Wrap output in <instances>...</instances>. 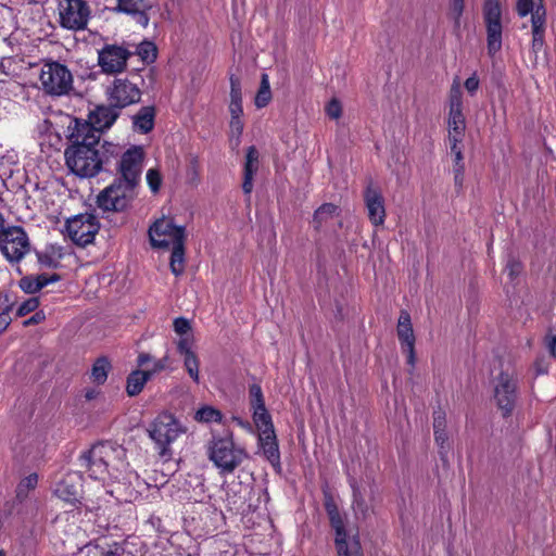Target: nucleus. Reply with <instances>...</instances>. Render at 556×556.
Returning a JSON list of instances; mask_svg holds the SVG:
<instances>
[{
    "label": "nucleus",
    "instance_id": "obj_22",
    "mask_svg": "<svg viewBox=\"0 0 556 556\" xmlns=\"http://www.w3.org/2000/svg\"><path fill=\"white\" fill-rule=\"evenodd\" d=\"M531 13L532 24V48L534 51H539L544 43V31L546 22V11L541 2L533 4Z\"/></svg>",
    "mask_w": 556,
    "mask_h": 556
},
{
    "label": "nucleus",
    "instance_id": "obj_21",
    "mask_svg": "<svg viewBox=\"0 0 556 556\" xmlns=\"http://www.w3.org/2000/svg\"><path fill=\"white\" fill-rule=\"evenodd\" d=\"M80 477L76 472L65 475L55 485L54 494L64 502L74 504L80 492Z\"/></svg>",
    "mask_w": 556,
    "mask_h": 556
},
{
    "label": "nucleus",
    "instance_id": "obj_18",
    "mask_svg": "<svg viewBox=\"0 0 556 556\" xmlns=\"http://www.w3.org/2000/svg\"><path fill=\"white\" fill-rule=\"evenodd\" d=\"M364 202L370 223L374 226L383 225L386 220V205L380 189L369 184L364 191Z\"/></svg>",
    "mask_w": 556,
    "mask_h": 556
},
{
    "label": "nucleus",
    "instance_id": "obj_19",
    "mask_svg": "<svg viewBox=\"0 0 556 556\" xmlns=\"http://www.w3.org/2000/svg\"><path fill=\"white\" fill-rule=\"evenodd\" d=\"M397 338L401 343L403 353L407 355V363L415 365V334L413 330L410 315L406 311H402L396 327Z\"/></svg>",
    "mask_w": 556,
    "mask_h": 556
},
{
    "label": "nucleus",
    "instance_id": "obj_30",
    "mask_svg": "<svg viewBox=\"0 0 556 556\" xmlns=\"http://www.w3.org/2000/svg\"><path fill=\"white\" fill-rule=\"evenodd\" d=\"M339 207L332 203H325L319 206L314 214L313 223L316 228H320L324 224L338 215Z\"/></svg>",
    "mask_w": 556,
    "mask_h": 556
},
{
    "label": "nucleus",
    "instance_id": "obj_12",
    "mask_svg": "<svg viewBox=\"0 0 556 556\" xmlns=\"http://www.w3.org/2000/svg\"><path fill=\"white\" fill-rule=\"evenodd\" d=\"M90 17V9L84 0H63L59 4V18L63 28L84 29Z\"/></svg>",
    "mask_w": 556,
    "mask_h": 556
},
{
    "label": "nucleus",
    "instance_id": "obj_60",
    "mask_svg": "<svg viewBox=\"0 0 556 556\" xmlns=\"http://www.w3.org/2000/svg\"><path fill=\"white\" fill-rule=\"evenodd\" d=\"M46 319V315L42 311L36 312L30 318L24 321V326H30L35 324H40Z\"/></svg>",
    "mask_w": 556,
    "mask_h": 556
},
{
    "label": "nucleus",
    "instance_id": "obj_64",
    "mask_svg": "<svg viewBox=\"0 0 556 556\" xmlns=\"http://www.w3.org/2000/svg\"><path fill=\"white\" fill-rule=\"evenodd\" d=\"M98 392L96 390H89L86 392L87 400H93L97 396Z\"/></svg>",
    "mask_w": 556,
    "mask_h": 556
},
{
    "label": "nucleus",
    "instance_id": "obj_3",
    "mask_svg": "<svg viewBox=\"0 0 556 556\" xmlns=\"http://www.w3.org/2000/svg\"><path fill=\"white\" fill-rule=\"evenodd\" d=\"M151 244L157 249L172 251L170 270L175 276L185 268V228L174 224L172 218L157 219L149 229Z\"/></svg>",
    "mask_w": 556,
    "mask_h": 556
},
{
    "label": "nucleus",
    "instance_id": "obj_51",
    "mask_svg": "<svg viewBox=\"0 0 556 556\" xmlns=\"http://www.w3.org/2000/svg\"><path fill=\"white\" fill-rule=\"evenodd\" d=\"M463 141H448L451 153L454 156L453 164L464 163L463 150L460 143Z\"/></svg>",
    "mask_w": 556,
    "mask_h": 556
},
{
    "label": "nucleus",
    "instance_id": "obj_42",
    "mask_svg": "<svg viewBox=\"0 0 556 556\" xmlns=\"http://www.w3.org/2000/svg\"><path fill=\"white\" fill-rule=\"evenodd\" d=\"M194 339L192 334L180 337L177 341V351L184 357L189 354H195L193 351Z\"/></svg>",
    "mask_w": 556,
    "mask_h": 556
},
{
    "label": "nucleus",
    "instance_id": "obj_56",
    "mask_svg": "<svg viewBox=\"0 0 556 556\" xmlns=\"http://www.w3.org/2000/svg\"><path fill=\"white\" fill-rule=\"evenodd\" d=\"M453 174H454V181L457 186L462 187L464 182V175H465V164H453Z\"/></svg>",
    "mask_w": 556,
    "mask_h": 556
},
{
    "label": "nucleus",
    "instance_id": "obj_36",
    "mask_svg": "<svg viewBox=\"0 0 556 556\" xmlns=\"http://www.w3.org/2000/svg\"><path fill=\"white\" fill-rule=\"evenodd\" d=\"M353 511L356 518H366L369 513V506L365 502L362 492L358 488L353 486Z\"/></svg>",
    "mask_w": 556,
    "mask_h": 556
},
{
    "label": "nucleus",
    "instance_id": "obj_50",
    "mask_svg": "<svg viewBox=\"0 0 556 556\" xmlns=\"http://www.w3.org/2000/svg\"><path fill=\"white\" fill-rule=\"evenodd\" d=\"M539 2H541V0H517V12L519 16H527L533 9V4Z\"/></svg>",
    "mask_w": 556,
    "mask_h": 556
},
{
    "label": "nucleus",
    "instance_id": "obj_37",
    "mask_svg": "<svg viewBox=\"0 0 556 556\" xmlns=\"http://www.w3.org/2000/svg\"><path fill=\"white\" fill-rule=\"evenodd\" d=\"M252 413H253V421L258 430V433L263 432V431L275 430L271 417H270L267 408L255 410Z\"/></svg>",
    "mask_w": 556,
    "mask_h": 556
},
{
    "label": "nucleus",
    "instance_id": "obj_53",
    "mask_svg": "<svg viewBox=\"0 0 556 556\" xmlns=\"http://www.w3.org/2000/svg\"><path fill=\"white\" fill-rule=\"evenodd\" d=\"M479 85L480 81L476 73L468 77L464 83V87L470 96L476 94L477 90L479 89Z\"/></svg>",
    "mask_w": 556,
    "mask_h": 556
},
{
    "label": "nucleus",
    "instance_id": "obj_13",
    "mask_svg": "<svg viewBox=\"0 0 556 556\" xmlns=\"http://www.w3.org/2000/svg\"><path fill=\"white\" fill-rule=\"evenodd\" d=\"M326 509L330 519L331 527L336 531V547L339 556L351 554L354 549L352 546L355 544V547L358 551H362L361 542L357 533H348L344 527L343 519L337 508V506L332 503L326 504Z\"/></svg>",
    "mask_w": 556,
    "mask_h": 556
},
{
    "label": "nucleus",
    "instance_id": "obj_34",
    "mask_svg": "<svg viewBox=\"0 0 556 556\" xmlns=\"http://www.w3.org/2000/svg\"><path fill=\"white\" fill-rule=\"evenodd\" d=\"M271 100V91L269 85V78L267 74H263L261 78L260 89L255 96L254 103L256 108H265Z\"/></svg>",
    "mask_w": 556,
    "mask_h": 556
},
{
    "label": "nucleus",
    "instance_id": "obj_54",
    "mask_svg": "<svg viewBox=\"0 0 556 556\" xmlns=\"http://www.w3.org/2000/svg\"><path fill=\"white\" fill-rule=\"evenodd\" d=\"M167 363H168V357L164 356L163 358L153 361L151 368H149V369H147L144 371L149 372L150 374V378H151L153 375L164 370L167 367Z\"/></svg>",
    "mask_w": 556,
    "mask_h": 556
},
{
    "label": "nucleus",
    "instance_id": "obj_49",
    "mask_svg": "<svg viewBox=\"0 0 556 556\" xmlns=\"http://www.w3.org/2000/svg\"><path fill=\"white\" fill-rule=\"evenodd\" d=\"M326 114L332 118L338 119L342 114L341 103L337 99H332L326 105Z\"/></svg>",
    "mask_w": 556,
    "mask_h": 556
},
{
    "label": "nucleus",
    "instance_id": "obj_15",
    "mask_svg": "<svg viewBox=\"0 0 556 556\" xmlns=\"http://www.w3.org/2000/svg\"><path fill=\"white\" fill-rule=\"evenodd\" d=\"M132 190V186L116 179L100 192L97 199L98 206L104 211H122L127 206Z\"/></svg>",
    "mask_w": 556,
    "mask_h": 556
},
{
    "label": "nucleus",
    "instance_id": "obj_6",
    "mask_svg": "<svg viewBox=\"0 0 556 556\" xmlns=\"http://www.w3.org/2000/svg\"><path fill=\"white\" fill-rule=\"evenodd\" d=\"M208 457L222 473H231L247 458V453L231 437L214 438L208 446Z\"/></svg>",
    "mask_w": 556,
    "mask_h": 556
},
{
    "label": "nucleus",
    "instance_id": "obj_5",
    "mask_svg": "<svg viewBox=\"0 0 556 556\" xmlns=\"http://www.w3.org/2000/svg\"><path fill=\"white\" fill-rule=\"evenodd\" d=\"M482 17L486 33V50L491 58H494L503 46V30L506 23L501 0H484L482 5Z\"/></svg>",
    "mask_w": 556,
    "mask_h": 556
},
{
    "label": "nucleus",
    "instance_id": "obj_55",
    "mask_svg": "<svg viewBox=\"0 0 556 556\" xmlns=\"http://www.w3.org/2000/svg\"><path fill=\"white\" fill-rule=\"evenodd\" d=\"M35 280H36V283L39 285V291L45 288L46 286H48L49 283H52V282H55L59 280V276L58 275H47V274H40V275H37V276H34Z\"/></svg>",
    "mask_w": 556,
    "mask_h": 556
},
{
    "label": "nucleus",
    "instance_id": "obj_10",
    "mask_svg": "<svg viewBox=\"0 0 556 556\" xmlns=\"http://www.w3.org/2000/svg\"><path fill=\"white\" fill-rule=\"evenodd\" d=\"M100 224L93 214H78L66 220V236L79 247H86L93 242Z\"/></svg>",
    "mask_w": 556,
    "mask_h": 556
},
{
    "label": "nucleus",
    "instance_id": "obj_8",
    "mask_svg": "<svg viewBox=\"0 0 556 556\" xmlns=\"http://www.w3.org/2000/svg\"><path fill=\"white\" fill-rule=\"evenodd\" d=\"M30 248L28 235L21 226H4L0 231V252L9 263H20Z\"/></svg>",
    "mask_w": 556,
    "mask_h": 556
},
{
    "label": "nucleus",
    "instance_id": "obj_29",
    "mask_svg": "<svg viewBox=\"0 0 556 556\" xmlns=\"http://www.w3.org/2000/svg\"><path fill=\"white\" fill-rule=\"evenodd\" d=\"M149 379V372H146L143 370L132 371L127 378L126 391L128 395L135 396L139 394Z\"/></svg>",
    "mask_w": 556,
    "mask_h": 556
},
{
    "label": "nucleus",
    "instance_id": "obj_57",
    "mask_svg": "<svg viewBox=\"0 0 556 556\" xmlns=\"http://www.w3.org/2000/svg\"><path fill=\"white\" fill-rule=\"evenodd\" d=\"M14 61L11 58H5L0 61V72L7 76H14L15 70L12 68Z\"/></svg>",
    "mask_w": 556,
    "mask_h": 556
},
{
    "label": "nucleus",
    "instance_id": "obj_4",
    "mask_svg": "<svg viewBox=\"0 0 556 556\" xmlns=\"http://www.w3.org/2000/svg\"><path fill=\"white\" fill-rule=\"evenodd\" d=\"M147 431L160 457L169 460L173 457L172 444L187 432V428L173 414L162 412L150 422Z\"/></svg>",
    "mask_w": 556,
    "mask_h": 556
},
{
    "label": "nucleus",
    "instance_id": "obj_33",
    "mask_svg": "<svg viewBox=\"0 0 556 556\" xmlns=\"http://www.w3.org/2000/svg\"><path fill=\"white\" fill-rule=\"evenodd\" d=\"M222 417L223 415L220 410L210 405L200 407L194 414V419L204 424L220 422Z\"/></svg>",
    "mask_w": 556,
    "mask_h": 556
},
{
    "label": "nucleus",
    "instance_id": "obj_25",
    "mask_svg": "<svg viewBox=\"0 0 556 556\" xmlns=\"http://www.w3.org/2000/svg\"><path fill=\"white\" fill-rule=\"evenodd\" d=\"M88 556H123L124 548L121 544L114 542L112 544L105 541H98L94 544L85 546Z\"/></svg>",
    "mask_w": 556,
    "mask_h": 556
},
{
    "label": "nucleus",
    "instance_id": "obj_35",
    "mask_svg": "<svg viewBox=\"0 0 556 556\" xmlns=\"http://www.w3.org/2000/svg\"><path fill=\"white\" fill-rule=\"evenodd\" d=\"M38 480L39 477L35 472L23 478L16 486V497L20 501L25 500L28 496V493L36 489Z\"/></svg>",
    "mask_w": 556,
    "mask_h": 556
},
{
    "label": "nucleus",
    "instance_id": "obj_52",
    "mask_svg": "<svg viewBox=\"0 0 556 556\" xmlns=\"http://www.w3.org/2000/svg\"><path fill=\"white\" fill-rule=\"evenodd\" d=\"M465 9V0H451V12L456 23L459 22Z\"/></svg>",
    "mask_w": 556,
    "mask_h": 556
},
{
    "label": "nucleus",
    "instance_id": "obj_58",
    "mask_svg": "<svg viewBox=\"0 0 556 556\" xmlns=\"http://www.w3.org/2000/svg\"><path fill=\"white\" fill-rule=\"evenodd\" d=\"M545 344L551 355L556 358V334L548 333L545 337Z\"/></svg>",
    "mask_w": 556,
    "mask_h": 556
},
{
    "label": "nucleus",
    "instance_id": "obj_41",
    "mask_svg": "<svg viewBox=\"0 0 556 556\" xmlns=\"http://www.w3.org/2000/svg\"><path fill=\"white\" fill-rule=\"evenodd\" d=\"M136 53L144 63L149 64L156 59V47L153 42L143 41L137 47Z\"/></svg>",
    "mask_w": 556,
    "mask_h": 556
},
{
    "label": "nucleus",
    "instance_id": "obj_47",
    "mask_svg": "<svg viewBox=\"0 0 556 556\" xmlns=\"http://www.w3.org/2000/svg\"><path fill=\"white\" fill-rule=\"evenodd\" d=\"M20 288L26 293H36L39 291V285L36 283L34 276H26L20 280Z\"/></svg>",
    "mask_w": 556,
    "mask_h": 556
},
{
    "label": "nucleus",
    "instance_id": "obj_26",
    "mask_svg": "<svg viewBox=\"0 0 556 556\" xmlns=\"http://www.w3.org/2000/svg\"><path fill=\"white\" fill-rule=\"evenodd\" d=\"M230 118H241L243 114L241 85L238 78L230 77Z\"/></svg>",
    "mask_w": 556,
    "mask_h": 556
},
{
    "label": "nucleus",
    "instance_id": "obj_43",
    "mask_svg": "<svg viewBox=\"0 0 556 556\" xmlns=\"http://www.w3.org/2000/svg\"><path fill=\"white\" fill-rule=\"evenodd\" d=\"M147 184L153 193H156L162 186V175L156 168H150L146 175Z\"/></svg>",
    "mask_w": 556,
    "mask_h": 556
},
{
    "label": "nucleus",
    "instance_id": "obj_11",
    "mask_svg": "<svg viewBox=\"0 0 556 556\" xmlns=\"http://www.w3.org/2000/svg\"><path fill=\"white\" fill-rule=\"evenodd\" d=\"M119 162L117 170L121 175L118 180L125 181L126 185L134 188L140 180L143 160L146 156L144 149L141 146H131L125 152L119 153Z\"/></svg>",
    "mask_w": 556,
    "mask_h": 556
},
{
    "label": "nucleus",
    "instance_id": "obj_45",
    "mask_svg": "<svg viewBox=\"0 0 556 556\" xmlns=\"http://www.w3.org/2000/svg\"><path fill=\"white\" fill-rule=\"evenodd\" d=\"M39 306L38 298H29L26 301L22 302L16 311L17 316H25L37 309Z\"/></svg>",
    "mask_w": 556,
    "mask_h": 556
},
{
    "label": "nucleus",
    "instance_id": "obj_59",
    "mask_svg": "<svg viewBox=\"0 0 556 556\" xmlns=\"http://www.w3.org/2000/svg\"><path fill=\"white\" fill-rule=\"evenodd\" d=\"M255 173H244V180H243V184H242V189L244 191L245 194H249L251 193L252 189H253V176H254Z\"/></svg>",
    "mask_w": 556,
    "mask_h": 556
},
{
    "label": "nucleus",
    "instance_id": "obj_39",
    "mask_svg": "<svg viewBox=\"0 0 556 556\" xmlns=\"http://www.w3.org/2000/svg\"><path fill=\"white\" fill-rule=\"evenodd\" d=\"M184 367L187 370L189 377L195 382H200V362L197 354H189L184 356Z\"/></svg>",
    "mask_w": 556,
    "mask_h": 556
},
{
    "label": "nucleus",
    "instance_id": "obj_46",
    "mask_svg": "<svg viewBox=\"0 0 556 556\" xmlns=\"http://www.w3.org/2000/svg\"><path fill=\"white\" fill-rule=\"evenodd\" d=\"M243 122L241 118H230L229 127H230V136L231 139L235 138L236 146L240 143V136L243 131Z\"/></svg>",
    "mask_w": 556,
    "mask_h": 556
},
{
    "label": "nucleus",
    "instance_id": "obj_61",
    "mask_svg": "<svg viewBox=\"0 0 556 556\" xmlns=\"http://www.w3.org/2000/svg\"><path fill=\"white\" fill-rule=\"evenodd\" d=\"M505 270L508 273V276L513 278L520 273L521 266L518 262L511 261L507 264Z\"/></svg>",
    "mask_w": 556,
    "mask_h": 556
},
{
    "label": "nucleus",
    "instance_id": "obj_9",
    "mask_svg": "<svg viewBox=\"0 0 556 556\" xmlns=\"http://www.w3.org/2000/svg\"><path fill=\"white\" fill-rule=\"evenodd\" d=\"M463 91L458 79H454L447 100V141H463L466 130Z\"/></svg>",
    "mask_w": 556,
    "mask_h": 556
},
{
    "label": "nucleus",
    "instance_id": "obj_2",
    "mask_svg": "<svg viewBox=\"0 0 556 556\" xmlns=\"http://www.w3.org/2000/svg\"><path fill=\"white\" fill-rule=\"evenodd\" d=\"M66 137L70 143L64 151L65 165L78 178L96 177L121 153V146L117 143L104 141L100 146L99 134L78 118L70 122Z\"/></svg>",
    "mask_w": 556,
    "mask_h": 556
},
{
    "label": "nucleus",
    "instance_id": "obj_28",
    "mask_svg": "<svg viewBox=\"0 0 556 556\" xmlns=\"http://www.w3.org/2000/svg\"><path fill=\"white\" fill-rule=\"evenodd\" d=\"M433 430L435 443L444 448L447 443L448 435L446 432V418L445 413L442 410L434 412L433 414Z\"/></svg>",
    "mask_w": 556,
    "mask_h": 556
},
{
    "label": "nucleus",
    "instance_id": "obj_16",
    "mask_svg": "<svg viewBox=\"0 0 556 556\" xmlns=\"http://www.w3.org/2000/svg\"><path fill=\"white\" fill-rule=\"evenodd\" d=\"M516 378L513 372L502 371L494 382V400L504 416L511 414L516 402Z\"/></svg>",
    "mask_w": 556,
    "mask_h": 556
},
{
    "label": "nucleus",
    "instance_id": "obj_40",
    "mask_svg": "<svg viewBox=\"0 0 556 556\" xmlns=\"http://www.w3.org/2000/svg\"><path fill=\"white\" fill-rule=\"evenodd\" d=\"M186 177L189 184L197 185L200 178V163L195 155H189L187 159Z\"/></svg>",
    "mask_w": 556,
    "mask_h": 556
},
{
    "label": "nucleus",
    "instance_id": "obj_27",
    "mask_svg": "<svg viewBox=\"0 0 556 556\" xmlns=\"http://www.w3.org/2000/svg\"><path fill=\"white\" fill-rule=\"evenodd\" d=\"M154 109L152 106L141 108L134 116L132 124L136 130L148 134L154 126Z\"/></svg>",
    "mask_w": 556,
    "mask_h": 556
},
{
    "label": "nucleus",
    "instance_id": "obj_32",
    "mask_svg": "<svg viewBox=\"0 0 556 556\" xmlns=\"http://www.w3.org/2000/svg\"><path fill=\"white\" fill-rule=\"evenodd\" d=\"M18 169L17 155L13 151H9L0 156V176L10 178L13 173Z\"/></svg>",
    "mask_w": 556,
    "mask_h": 556
},
{
    "label": "nucleus",
    "instance_id": "obj_14",
    "mask_svg": "<svg viewBox=\"0 0 556 556\" xmlns=\"http://www.w3.org/2000/svg\"><path fill=\"white\" fill-rule=\"evenodd\" d=\"M131 54L132 53L123 46L105 45L98 51V65L102 73L116 75L126 70L127 62Z\"/></svg>",
    "mask_w": 556,
    "mask_h": 556
},
{
    "label": "nucleus",
    "instance_id": "obj_1",
    "mask_svg": "<svg viewBox=\"0 0 556 556\" xmlns=\"http://www.w3.org/2000/svg\"><path fill=\"white\" fill-rule=\"evenodd\" d=\"M125 458V448L112 442L94 444L81 455L83 466L93 480L86 490L85 506L88 510H101L102 502H109L108 497L119 500L121 481L126 479L128 468Z\"/></svg>",
    "mask_w": 556,
    "mask_h": 556
},
{
    "label": "nucleus",
    "instance_id": "obj_31",
    "mask_svg": "<svg viewBox=\"0 0 556 556\" xmlns=\"http://www.w3.org/2000/svg\"><path fill=\"white\" fill-rule=\"evenodd\" d=\"M111 364L105 357L98 358L91 369V379L97 384H102L106 381Z\"/></svg>",
    "mask_w": 556,
    "mask_h": 556
},
{
    "label": "nucleus",
    "instance_id": "obj_63",
    "mask_svg": "<svg viewBox=\"0 0 556 556\" xmlns=\"http://www.w3.org/2000/svg\"><path fill=\"white\" fill-rule=\"evenodd\" d=\"M151 361L152 358L149 354L142 353L138 356V365L141 367L146 366Z\"/></svg>",
    "mask_w": 556,
    "mask_h": 556
},
{
    "label": "nucleus",
    "instance_id": "obj_23",
    "mask_svg": "<svg viewBox=\"0 0 556 556\" xmlns=\"http://www.w3.org/2000/svg\"><path fill=\"white\" fill-rule=\"evenodd\" d=\"M258 446L274 467L280 466V452L275 430L260 432Z\"/></svg>",
    "mask_w": 556,
    "mask_h": 556
},
{
    "label": "nucleus",
    "instance_id": "obj_17",
    "mask_svg": "<svg viewBox=\"0 0 556 556\" xmlns=\"http://www.w3.org/2000/svg\"><path fill=\"white\" fill-rule=\"evenodd\" d=\"M108 96L114 106L125 108L139 102L141 91L136 84L128 79L116 78L108 88Z\"/></svg>",
    "mask_w": 556,
    "mask_h": 556
},
{
    "label": "nucleus",
    "instance_id": "obj_7",
    "mask_svg": "<svg viewBox=\"0 0 556 556\" xmlns=\"http://www.w3.org/2000/svg\"><path fill=\"white\" fill-rule=\"evenodd\" d=\"M39 81L42 90L50 96H64L73 89V75L66 65L56 62H43Z\"/></svg>",
    "mask_w": 556,
    "mask_h": 556
},
{
    "label": "nucleus",
    "instance_id": "obj_44",
    "mask_svg": "<svg viewBox=\"0 0 556 556\" xmlns=\"http://www.w3.org/2000/svg\"><path fill=\"white\" fill-rule=\"evenodd\" d=\"M258 163V152L255 147H250L247 152L244 173H256Z\"/></svg>",
    "mask_w": 556,
    "mask_h": 556
},
{
    "label": "nucleus",
    "instance_id": "obj_62",
    "mask_svg": "<svg viewBox=\"0 0 556 556\" xmlns=\"http://www.w3.org/2000/svg\"><path fill=\"white\" fill-rule=\"evenodd\" d=\"M11 323V317L8 312L0 313V333L3 332Z\"/></svg>",
    "mask_w": 556,
    "mask_h": 556
},
{
    "label": "nucleus",
    "instance_id": "obj_20",
    "mask_svg": "<svg viewBox=\"0 0 556 556\" xmlns=\"http://www.w3.org/2000/svg\"><path fill=\"white\" fill-rule=\"evenodd\" d=\"M118 117V112L112 106H98L90 114L88 121L78 119L91 126L97 134L110 128Z\"/></svg>",
    "mask_w": 556,
    "mask_h": 556
},
{
    "label": "nucleus",
    "instance_id": "obj_38",
    "mask_svg": "<svg viewBox=\"0 0 556 556\" xmlns=\"http://www.w3.org/2000/svg\"><path fill=\"white\" fill-rule=\"evenodd\" d=\"M249 399L252 412L266 408L263 391L260 384L253 383L250 386Z\"/></svg>",
    "mask_w": 556,
    "mask_h": 556
},
{
    "label": "nucleus",
    "instance_id": "obj_48",
    "mask_svg": "<svg viewBox=\"0 0 556 556\" xmlns=\"http://www.w3.org/2000/svg\"><path fill=\"white\" fill-rule=\"evenodd\" d=\"M174 330L180 337L191 334V325L190 321L184 317H178L174 320Z\"/></svg>",
    "mask_w": 556,
    "mask_h": 556
},
{
    "label": "nucleus",
    "instance_id": "obj_24",
    "mask_svg": "<svg viewBox=\"0 0 556 556\" xmlns=\"http://www.w3.org/2000/svg\"><path fill=\"white\" fill-rule=\"evenodd\" d=\"M116 9L127 14L137 15L138 23L142 26H147L149 18L144 14V10L148 8L146 0H115Z\"/></svg>",
    "mask_w": 556,
    "mask_h": 556
}]
</instances>
